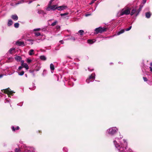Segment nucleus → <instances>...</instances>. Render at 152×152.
I'll return each instance as SVG.
<instances>
[{"instance_id": "10", "label": "nucleus", "mask_w": 152, "mask_h": 152, "mask_svg": "<svg viewBox=\"0 0 152 152\" xmlns=\"http://www.w3.org/2000/svg\"><path fill=\"white\" fill-rule=\"evenodd\" d=\"M11 18L14 20H17L18 19V16L16 15H12Z\"/></svg>"}, {"instance_id": "23", "label": "nucleus", "mask_w": 152, "mask_h": 152, "mask_svg": "<svg viewBox=\"0 0 152 152\" xmlns=\"http://www.w3.org/2000/svg\"><path fill=\"white\" fill-rule=\"evenodd\" d=\"M124 32V29H122L120 31L118 32L117 35H118L120 34L123 33Z\"/></svg>"}, {"instance_id": "8", "label": "nucleus", "mask_w": 152, "mask_h": 152, "mask_svg": "<svg viewBox=\"0 0 152 152\" xmlns=\"http://www.w3.org/2000/svg\"><path fill=\"white\" fill-rule=\"evenodd\" d=\"M67 8V7L66 6L63 5L61 6L56 7V9L59 11H62L64 10Z\"/></svg>"}, {"instance_id": "14", "label": "nucleus", "mask_w": 152, "mask_h": 152, "mask_svg": "<svg viewBox=\"0 0 152 152\" xmlns=\"http://www.w3.org/2000/svg\"><path fill=\"white\" fill-rule=\"evenodd\" d=\"M15 59L17 61H19L21 59V58L19 56H17L15 57Z\"/></svg>"}, {"instance_id": "15", "label": "nucleus", "mask_w": 152, "mask_h": 152, "mask_svg": "<svg viewBox=\"0 0 152 152\" xmlns=\"http://www.w3.org/2000/svg\"><path fill=\"white\" fill-rule=\"evenodd\" d=\"M34 50L33 49L30 50L28 52V54L29 55L31 56L34 54Z\"/></svg>"}, {"instance_id": "11", "label": "nucleus", "mask_w": 152, "mask_h": 152, "mask_svg": "<svg viewBox=\"0 0 152 152\" xmlns=\"http://www.w3.org/2000/svg\"><path fill=\"white\" fill-rule=\"evenodd\" d=\"M21 65L23 67L25 68L27 70H28L29 68L28 65L26 63H23Z\"/></svg>"}, {"instance_id": "28", "label": "nucleus", "mask_w": 152, "mask_h": 152, "mask_svg": "<svg viewBox=\"0 0 152 152\" xmlns=\"http://www.w3.org/2000/svg\"><path fill=\"white\" fill-rule=\"evenodd\" d=\"M69 40H72L74 41H75V38L74 37H72V36L70 37L69 38Z\"/></svg>"}, {"instance_id": "1", "label": "nucleus", "mask_w": 152, "mask_h": 152, "mask_svg": "<svg viewBox=\"0 0 152 152\" xmlns=\"http://www.w3.org/2000/svg\"><path fill=\"white\" fill-rule=\"evenodd\" d=\"M120 138H115V140L113 141V143L116 148H117L119 152H133L131 149H129L128 151H126V147L127 146V142L124 140L120 141L123 137V136L120 135Z\"/></svg>"}, {"instance_id": "19", "label": "nucleus", "mask_w": 152, "mask_h": 152, "mask_svg": "<svg viewBox=\"0 0 152 152\" xmlns=\"http://www.w3.org/2000/svg\"><path fill=\"white\" fill-rule=\"evenodd\" d=\"M12 21L11 20H9L8 21L7 25L8 26H10L12 24Z\"/></svg>"}, {"instance_id": "40", "label": "nucleus", "mask_w": 152, "mask_h": 152, "mask_svg": "<svg viewBox=\"0 0 152 152\" xmlns=\"http://www.w3.org/2000/svg\"><path fill=\"white\" fill-rule=\"evenodd\" d=\"M143 79L145 81H146L147 80V78L145 77H143Z\"/></svg>"}, {"instance_id": "24", "label": "nucleus", "mask_w": 152, "mask_h": 152, "mask_svg": "<svg viewBox=\"0 0 152 152\" xmlns=\"http://www.w3.org/2000/svg\"><path fill=\"white\" fill-rule=\"evenodd\" d=\"M12 128L13 131H15L16 130L19 129V126H17L16 128H15L14 126H12Z\"/></svg>"}, {"instance_id": "32", "label": "nucleus", "mask_w": 152, "mask_h": 152, "mask_svg": "<svg viewBox=\"0 0 152 152\" xmlns=\"http://www.w3.org/2000/svg\"><path fill=\"white\" fill-rule=\"evenodd\" d=\"M68 14V13H62L60 14V15L61 16H63L65 15H67Z\"/></svg>"}, {"instance_id": "5", "label": "nucleus", "mask_w": 152, "mask_h": 152, "mask_svg": "<svg viewBox=\"0 0 152 152\" xmlns=\"http://www.w3.org/2000/svg\"><path fill=\"white\" fill-rule=\"evenodd\" d=\"M56 5H53V6L48 5L47 7L46 8V10L48 11H50L51 10H55L56 9Z\"/></svg>"}, {"instance_id": "17", "label": "nucleus", "mask_w": 152, "mask_h": 152, "mask_svg": "<svg viewBox=\"0 0 152 152\" xmlns=\"http://www.w3.org/2000/svg\"><path fill=\"white\" fill-rule=\"evenodd\" d=\"M88 43L89 44H92L95 42V41H94L93 40L88 39L87 40Z\"/></svg>"}, {"instance_id": "39", "label": "nucleus", "mask_w": 152, "mask_h": 152, "mask_svg": "<svg viewBox=\"0 0 152 152\" xmlns=\"http://www.w3.org/2000/svg\"><path fill=\"white\" fill-rule=\"evenodd\" d=\"M23 67L22 66H20L18 68V69L19 70H20Z\"/></svg>"}, {"instance_id": "48", "label": "nucleus", "mask_w": 152, "mask_h": 152, "mask_svg": "<svg viewBox=\"0 0 152 152\" xmlns=\"http://www.w3.org/2000/svg\"><path fill=\"white\" fill-rule=\"evenodd\" d=\"M29 72L31 73H33V72L34 71H31V70H30L29 71Z\"/></svg>"}, {"instance_id": "29", "label": "nucleus", "mask_w": 152, "mask_h": 152, "mask_svg": "<svg viewBox=\"0 0 152 152\" xmlns=\"http://www.w3.org/2000/svg\"><path fill=\"white\" fill-rule=\"evenodd\" d=\"M27 41L30 42L31 45L33 44V41H34V40L30 39H28Z\"/></svg>"}, {"instance_id": "13", "label": "nucleus", "mask_w": 152, "mask_h": 152, "mask_svg": "<svg viewBox=\"0 0 152 152\" xmlns=\"http://www.w3.org/2000/svg\"><path fill=\"white\" fill-rule=\"evenodd\" d=\"M151 16V13L150 12H147L145 13V16L147 18H149Z\"/></svg>"}, {"instance_id": "7", "label": "nucleus", "mask_w": 152, "mask_h": 152, "mask_svg": "<svg viewBox=\"0 0 152 152\" xmlns=\"http://www.w3.org/2000/svg\"><path fill=\"white\" fill-rule=\"evenodd\" d=\"M3 92L7 94L9 96L11 95L14 92L12 91H11L9 88L3 89Z\"/></svg>"}, {"instance_id": "12", "label": "nucleus", "mask_w": 152, "mask_h": 152, "mask_svg": "<svg viewBox=\"0 0 152 152\" xmlns=\"http://www.w3.org/2000/svg\"><path fill=\"white\" fill-rule=\"evenodd\" d=\"M143 7V5L141 4L140 5V7L137 10L138 13L136 14V16H137L141 10L142 8Z\"/></svg>"}, {"instance_id": "51", "label": "nucleus", "mask_w": 152, "mask_h": 152, "mask_svg": "<svg viewBox=\"0 0 152 152\" xmlns=\"http://www.w3.org/2000/svg\"><path fill=\"white\" fill-rule=\"evenodd\" d=\"M25 75L26 77H27V75L26 74H25Z\"/></svg>"}, {"instance_id": "53", "label": "nucleus", "mask_w": 152, "mask_h": 152, "mask_svg": "<svg viewBox=\"0 0 152 152\" xmlns=\"http://www.w3.org/2000/svg\"><path fill=\"white\" fill-rule=\"evenodd\" d=\"M38 70H39V69H38V70H36V71H38Z\"/></svg>"}, {"instance_id": "42", "label": "nucleus", "mask_w": 152, "mask_h": 152, "mask_svg": "<svg viewBox=\"0 0 152 152\" xmlns=\"http://www.w3.org/2000/svg\"><path fill=\"white\" fill-rule=\"evenodd\" d=\"M91 14H86L85 15V16H86V17H87V16H88L89 15H91Z\"/></svg>"}, {"instance_id": "20", "label": "nucleus", "mask_w": 152, "mask_h": 152, "mask_svg": "<svg viewBox=\"0 0 152 152\" xmlns=\"http://www.w3.org/2000/svg\"><path fill=\"white\" fill-rule=\"evenodd\" d=\"M40 58L41 60L43 61H45L46 59V57L44 56H41L40 57Z\"/></svg>"}, {"instance_id": "18", "label": "nucleus", "mask_w": 152, "mask_h": 152, "mask_svg": "<svg viewBox=\"0 0 152 152\" xmlns=\"http://www.w3.org/2000/svg\"><path fill=\"white\" fill-rule=\"evenodd\" d=\"M15 48H11L10 49L9 52L10 54H12L15 50Z\"/></svg>"}, {"instance_id": "44", "label": "nucleus", "mask_w": 152, "mask_h": 152, "mask_svg": "<svg viewBox=\"0 0 152 152\" xmlns=\"http://www.w3.org/2000/svg\"><path fill=\"white\" fill-rule=\"evenodd\" d=\"M21 65L23 63H24V61L23 60L21 61Z\"/></svg>"}, {"instance_id": "3", "label": "nucleus", "mask_w": 152, "mask_h": 152, "mask_svg": "<svg viewBox=\"0 0 152 152\" xmlns=\"http://www.w3.org/2000/svg\"><path fill=\"white\" fill-rule=\"evenodd\" d=\"M118 130V129L116 127H113L107 129V132L109 134L113 135L116 133Z\"/></svg>"}, {"instance_id": "49", "label": "nucleus", "mask_w": 152, "mask_h": 152, "mask_svg": "<svg viewBox=\"0 0 152 152\" xmlns=\"http://www.w3.org/2000/svg\"><path fill=\"white\" fill-rule=\"evenodd\" d=\"M32 2V1H30L28 3V4H30L31 3V2Z\"/></svg>"}, {"instance_id": "9", "label": "nucleus", "mask_w": 152, "mask_h": 152, "mask_svg": "<svg viewBox=\"0 0 152 152\" xmlns=\"http://www.w3.org/2000/svg\"><path fill=\"white\" fill-rule=\"evenodd\" d=\"M16 44L17 45H18L19 46H25V44L23 42L20 41H17Z\"/></svg>"}, {"instance_id": "16", "label": "nucleus", "mask_w": 152, "mask_h": 152, "mask_svg": "<svg viewBox=\"0 0 152 152\" xmlns=\"http://www.w3.org/2000/svg\"><path fill=\"white\" fill-rule=\"evenodd\" d=\"M50 69L51 70L53 71L54 70V67L53 64L51 63L50 66Z\"/></svg>"}, {"instance_id": "2", "label": "nucleus", "mask_w": 152, "mask_h": 152, "mask_svg": "<svg viewBox=\"0 0 152 152\" xmlns=\"http://www.w3.org/2000/svg\"><path fill=\"white\" fill-rule=\"evenodd\" d=\"M130 12V9L129 8H125L121 10H119L117 13V16L120 17L123 15H128L129 14Z\"/></svg>"}, {"instance_id": "30", "label": "nucleus", "mask_w": 152, "mask_h": 152, "mask_svg": "<svg viewBox=\"0 0 152 152\" xmlns=\"http://www.w3.org/2000/svg\"><path fill=\"white\" fill-rule=\"evenodd\" d=\"M57 23V20H55V22L52 23L51 24V26H54L56 25V23Z\"/></svg>"}, {"instance_id": "6", "label": "nucleus", "mask_w": 152, "mask_h": 152, "mask_svg": "<svg viewBox=\"0 0 152 152\" xmlns=\"http://www.w3.org/2000/svg\"><path fill=\"white\" fill-rule=\"evenodd\" d=\"M95 75L94 73L92 74L89 77V78L86 79V82L88 83L92 81V80H91V79H92L93 80V81L95 79Z\"/></svg>"}, {"instance_id": "36", "label": "nucleus", "mask_w": 152, "mask_h": 152, "mask_svg": "<svg viewBox=\"0 0 152 152\" xmlns=\"http://www.w3.org/2000/svg\"><path fill=\"white\" fill-rule=\"evenodd\" d=\"M132 28V26H130L129 28H127L126 29V31H129Z\"/></svg>"}, {"instance_id": "38", "label": "nucleus", "mask_w": 152, "mask_h": 152, "mask_svg": "<svg viewBox=\"0 0 152 152\" xmlns=\"http://www.w3.org/2000/svg\"><path fill=\"white\" fill-rule=\"evenodd\" d=\"M53 1V0H51L49 2V4L48 5H51L52 2Z\"/></svg>"}, {"instance_id": "35", "label": "nucleus", "mask_w": 152, "mask_h": 152, "mask_svg": "<svg viewBox=\"0 0 152 152\" xmlns=\"http://www.w3.org/2000/svg\"><path fill=\"white\" fill-rule=\"evenodd\" d=\"M31 61H32V60H31V59H28L27 60V62L28 63L31 62Z\"/></svg>"}, {"instance_id": "4", "label": "nucleus", "mask_w": 152, "mask_h": 152, "mask_svg": "<svg viewBox=\"0 0 152 152\" xmlns=\"http://www.w3.org/2000/svg\"><path fill=\"white\" fill-rule=\"evenodd\" d=\"M95 31L97 34L99 33H101L106 31V28H102L100 27L98 28H96Z\"/></svg>"}, {"instance_id": "21", "label": "nucleus", "mask_w": 152, "mask_h": 152, "mask_svg": "<svg viewBox=\"0 0 152 152\" xmlns=\"http://www.w3.org/2000/svg\"><path fill=\"white\" fill-rule=\"evenodd\" d=\"M24 2V0H20L18 1L17 3L16 4V5H18L19 4H22Z\"/></svg>"}, {"instance_id": "37", "label": "nucleus", "mask_w": 152, "mask_h": 152, "mask_svg": "<svg viewBox=\"0 0 152 152\" xmlns=\"http://www.w3.org/2000/svg\"><path fill=\"white\" fill-rule=\"evenodd\" d=\"M96 0H92L91 2L89 4H91L93 3H94V2L96 1Z\"/></svg>"}, {"instance_id": "54", "label": "nucleus", "mask_w": 152, "mask_h": 152, "mask_svg": "<svg viewBox=\"0 0 152 152\" xmlns=\"http://www.w3.org/2000/svg\"><path fill=\"white\" fill-rule=\"evenodd\" d=\"M23 38H23V37H22V39H23Z\"/></svg>"}, {"instance_id": "27", "label": "nucleus", "mask_w": 152, "mask_h": 152, "mask_svg": "<svg viewBox=\"0 0 152 152\" xmlns=\"http://www.w3.org/2000/svg\"><path fill=\"white\" fill-rule=\"evenodd\" d=\"M78 33L80 34V35H82L83 34V33H84V31L83 30H80L78 31Z\"/></svg>"}, {"instance_id": "50", "label": "nucleus", "mask_w": 152, "mask_h": 152, "mask_svg": "<svg viewBox=\"0 0 152 152\" xmlns=\"http://www.w3.org/2000/svg\"><path fill=\"white\" fill-rule=\"evenodd\" d=\"M151 65L152 66V62L151 63Z\"/></svg>"}, {"instance_id": "45", "label": "nucleus", "mask_w": 152, "mask_h": 152, "mask_svg": "<svg viewBox=\"0 0 152 152\" xmlns=\"http://www.w3.org/2000/svg\"><path fill=\"white\" fill-rule=\"evenodd\" d=\"M4 75L3 74H1L0 75V78L2 77Z\"/></svg>"}, {"instance_id": "41", "label": "nucleus", "mask_w": 152, "mask_h": 152, "mask_svg": "<svg viewBox=\"0 0 152 152\" xmlns=\"http://www.w3.org/2000/svg\"><path fill=\"white\" fill-rule=\"evenodd\" d=\"M44 12L43 11H42V10H40L38 12V13L40 14V13H43Z\"/></svg>"}, {"instance_id": "25", "label": "nucleus", "mask_w": 152, "mask_h": 152, "mask_svg": "<svg viewBox=\"0 0 152 152\" xmlns=\"http://www.w3.org/2000/svg\"><path fill=\"white\" fill-rule=\"evenodd\" d=\"M34 34L36 36L38 37L41 35V34L39 32H35L34 33Z\"/></svg>"}, {"instance_id": "46", "label": "nucleus", "mask_w": 152, "mask_h": 152, "mask_svg": "<svg viewBox=\"0 0 152 152\" xmlns=\"http://www.w3.org/2000/svg\"><path fill=\"white\" fill-rule=\"evenodd\" d=\"M150 71L151 72H152V67H150Z\"/></svg>"}, {"instance_id": "31", "label": "nucleus", "mask_w": 152, "mask_h": 152, "mask_svg": "<svg viewBox=\"0 0 152 152\" xmlns=\"http://www.w3.org/2000/svg\"><path fill=\"white\" fill-rule=\"evenodd\" d=\"M24 72L23 71H22L21 72H19L18 75H20L22 76L24 74Z\"/></svg>"}, {"instance_id": "43", "label": "nucleus", "mask_w": 152, "mask_h": 152, "mask_svg": "<svg viewBox=\"0 0 152 152\" xmlns=\"http://www.w3.org/2000/svg\"><path fill=\"white\" fill-rule=\"evenodd\" d=\"M146 1L147 0H143L142 1L143 3L145 4L146 2Z\"/></svg>"}, {"instance_id": "26", "label": "nucleus", "mask_w": 152, "mask_h": 152, "mask_svg": "<svg viewBox=\"0 0 152 152\" xmlns=\"http://www.w3.org/2000/svg\"><path fill=\"white\" fill-rule=\"evenodd\" d=\"M19 23H15L14 24V26L16 28H18L19 27Z\"/></svg>"}, {"instance_id": "22", "label": "nucleus", "mask_w": 152, "mask_h": 152, "mask_svg": "<svg viewBox=\"0 0 152 152\" xmlns=\"http://www.w3.org/2000/svg\"><path fill=\"white\" fill-rule=\"evenodd\" d=\"M136 12V9H133L131 13H130V15H132L134 14Z\"/></svg>"}, {"instance_id": "47", "label": "nucleus", "mask_w": 152, "mask_h": 152, "mask_svg": "<svg viewBox=\"0 0 152 152\" xmlns=\"http://www.w3.org/2000/svg\"><path fill=\"white\" fill-rule=\"evenodd\" d=\"M88 70H89V71H92L93 70V69H91V70H90V69H89V68H88Z\"/></svg>"}, {"instance_id": "52", "label": "nucleus", "mask_w": 152, "mask_h": 152, "mask_svg": "<svg viewBox=\"0 0 152 152\" xmlns=\"http://www.w3.org/2000/svg\"><path fill=\"white\" fill-rule=\"evenodd\" d=\"M35 88H33V89H32V90H33Z\"/></svg>"}, {"instance_id": "33", "label": "nucleus", "mask_w": 152, "mask_h": 152, "mask_svg": "<svg viewBox=\"0 0 152 152\" xmlns=\"http://www.w3.org/2000/svg\"><path fill=\"white\" fill-rule=\"evenodd\" d=\"M15 151L16 152H20V151L19 148H16L15 149Z\"/></svg>"}, {"instance_id": "34", "label": "nucleus", "mask_w": 152, "mask_h": 152, "mask_svg": "<svg viewBox=\"0 0 152 152\" xmlns=\"http://www.w3.org/2000/svg\"><path fill=\"white\" fill-rule=\"evenodd\" d=\"M40 28H35V29H33V31H39V30H40Z\"/></svg>"}]
</instances>
